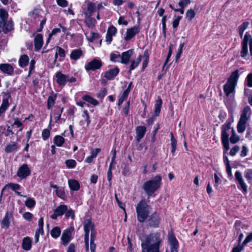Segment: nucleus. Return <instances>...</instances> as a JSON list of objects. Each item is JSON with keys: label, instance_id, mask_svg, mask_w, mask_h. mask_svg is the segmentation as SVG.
I'll return each instance as SVG.
<instances>
[{"label": "nucleus", "instance_id": "nucleus-2", "mask_svg": "<svg viewBox=\"0 0 252 252\" xmlns=\"http://www.w3.org/2000/svg\"><path fill=\"white\" fill-rule=\"evenodd\" d=\"M239 77V70L233 72L224 85L223 91L227 97H233L235 95V88Z\"/></svg>", "mask_w": 252, "mask_h": 252}, {"label": "nucleus", "instance_id": "nucleus-64", "mask_svg": "<svg viewBox=\"0 0 252 252\" xmlns=\"http://www.w3.org/2000/svg\"><path fill=\"white\" fill-rule=\"evenodd\" d=\"M239 150H240V147L238 146H237V145L235 146L233 148H232L231 149L230 153H229L230 155L231 156H235L236 154V153L239 151Z\"/></svg>", "mask_w": 252, "mask_h": 252}, {"label": "nucleus", "instance_id": "nucleus-8", "mask_svg": "<svg viewBox=\"0 0 252 252\" xmlns=\"http://www.w3.org/2000/svg\"><path fill=\"white\" fill-rule=\"evenodd\" d=\"M148 221L151 227L157 228L158 227L160 221V218L157 212H155L151 215L148 217Z\"/></svg>", "mask_w": 252, "mask_h": 252}, {"label": "nucleus", "instance_id": "nucleus-56", "mask_svg": "<svg viewBox=\"0 0 252 252\" xmlns=\"http://www.w3.org/2000/svg\"><path fill=\"white\" fill-rule=\"evenodd\" d=\"M44 234V230H40V229H36L35 234L34 235V242L37 243L39 241V235L40 234L43 235Z\"/></svg>", "mask_w": 252, "mask_h": 252}, {"label": "nucleus", "instance_id": "nucleus-21", "mask_svg": "<svg viewBox=\"0 0 252 252\" xmlns=\"http://www.w3.org/2000/svg\"><path fill=\"white\" fill-rule=\"evenodd\" d=\"M251 108L249 106L245 107L240 117V120L248 121L251 115Z\"/></svg>", "mask_w": 252, "mask_h": 252}, {"label": "nucleus", "instance_id": "nucleus-48", "mask_svg": "<svg viewBox=\"0 0 252 252\" xmlns=\"http://www.w3.org/2000/svg\"><path fill=\"white\" fill-rule=\"evenodd\" d=\"M231 132L232 133V135L230 137V141L231 143L235 144L238 142L240 140L239 136H238L234 131L233 128L232 129Z\"/></svg>", "mask_w": 252, "mask_h": 252}, {"label": "nucleus", "instance_id": "nucleus-1", "mask_svg": "<svg viewBox=\"0 0 252 252\" xmlns=\"http://www.w3.org/2000/svg\"><path fill=\"white\" fill-rule=\"evenodd\" d=\"M162 238L159 232L151 233L142 241V252H160Z\"/></svg>", "mask_w": 252, "mask_h": 252}, {"label": "nucleus", "instance_id": "nucleus-34", "mask_svg": "<svg viewBox=\"0 0 252 252\" xmlns=\"http://www.w3.org/2000/svg\"><path fill=\"white\" fill-rule=\"evenodd\" d=\"M162 103V101L160 98H159L157 100L155 105V110L154 111L155 116L156 117L158 116L160 114Z\"/></svg>", "mask_w": 252, "mask_h": 252}, {"label": "nucleus", "instance_id": "nucleus-63", "mask_svg": "<svg viewBox=\"0 0 252 252\" xmlns=\"http://www.w3.org/2000/svg\"><path fill=\"white\" fill-rule=\"evenodd\" d=\"M252 241V232L249 233L244 242L242 243L243 246H245L247 244Z\"/></svg>", "mask_w": 252, "mask_h": 252}, {"label": "nucleus", "instance_id": "nucleus-22", "mask_svg": "<svg viewBox=\"0 0 252 252\" xmlns=\"http://www.w3.org/2000/svg\"><path fill=\"white\" fill-rule=\"evenodd\" d=\"M85 23L89 28H93L96 24V20L94 18H92V15H85Z\"/></svg>", "mask_w": 252, "mask_h": 252}, {"label": "nucleus", "instance_id": "nucleus-57", "mask_svg": "<svg viewBox=\"0 0 252 252\" xmlns=\"http://www.w3.org/2000/svg\"><path fill=\"white\" fill-rule=\"evenodd\" d=\"M190 3V0H180V1L178 3V5L180 7L184 8Z\"/></svg>", "mask_w": 252, "mask_h": 252}, {"label": "nucleus", "instance_id": "nucleus-17", "mask_svg": "<svg viewBox=\"0 0 252 252\" xmlns=\"http://www.w3.org/2000/svg\"><path fill=\"white\" fill-rule=\"evenodd\" d=\"M84 55V54L81 49H74L70 53V58L71 60L76 61L83 57Z\"/></svg>", "mask_w": 252, "mask_h": 252}, {"label": "nucleus", "instance_id": "nucleus-40", "mask_svg": "<svg viewBox=\"0 0 252 252\" xmlns=\"http://www.w3.org/2000/svg\"><path fill=\"white\" fill-rule=\"evenodd\" d=\"M56 99V95H50L47 100V109L50 110L54 105Z\"/></svg>", "mask_w": 252, "mask_h": 252}, {"label": "nucleus", "instance_id": "nucleus-53", "mask_svg": "<svg viewBox=\"0 0 252 252\" xmlns=\"http://www.w3.org/2000/svg\"><path fill=\"white\" fill-rule=\"evenodd\" d=\"M244 175L245 178L248 181H252V169H247L245 171Z\"/></svg>", "mask_w": 252, "mask_h": 252}, {"label": "nucleus", "instance_id": "nucleus-36", "mask_svg": "<svg viewBox=\"0 0 252 252\" xmlns=\"http://www.w3.org/2000/svg\"><path fill=\"white\" fill-rule=\"evenodd\" d=\"M247 121L239 120L237 124V131L239 133H243L246 129V124Z\"/></svg>", "mask_w": 252, "mask_h": 252}, {"label": "nucleus", "instance_id": "nucleus-45", "mask_svg": "<svg viewBox=\"0 0 252 252\" xmlns=\"http://www.w3.org/2000/svg\"><path fill=\"white\" fill-rule=\"evenodd\" d=\"M35 200L31 197L28 198L25 201V205L29 208H33L35 205Z\"/></svg>", "mask_w": 252, "mask_h": 252}, {"label": "nucleus", "instance_id": "nucleus-19", "mask_svg": "<svg viewBox=\"0 0 252 252\" xmlns=\"http://www.w3.org/2000/svg\"><path fill=\"white\" fill-rule=\"evenodd\" d=\"M0 70L4 73L12 75L14 72L12 66L8 63H1L0 64Z\"/></svg>", "mask_w": 252, "mask_h": 252}, {"label": "nucleus", "instance_id": "nucleus-29", "mask_svg": "<svg viewBox=\"0 0 252 252\" xmlns=\"http://www.w3.org/2000/svg\"><path fill=\"white\" fill-rule=\"evenodd\" d=\"M65 142L64 138L59 135H56L53 138V143L58 147H61Z\"/></svg>", "mask_w": 252, "mask_h": 252}, {"label": "nucleus", "instance_id": "nucleus-43", "mask_svg": "<svg viewBox=\"0 0 252 252\" xmlns=\"http://www.w3.org/2000/svg\"><path fill=\"white\" fill-rule=\"evenodd\" d=\"M249 23L248 22H244L239 27H238V31L240 36L241 38H242L243 33L246 29L248 28Z\"/></svg>", "mask_w": 252, "mask_h": 252}, {"label": "nucleus", "instance_id": "nucleus-47", "mask_svg": "<svg viewBox=\"0 0 252 252\" xmlns=\"http://www.w3.org/2000/svg\"><path fill=\"white\" fill-rule=\"evenodd\" d=\"M237 187L239 189H242L243 192L246 193L247 192V185L244 180L240 181L237 183Z\"/></svg>", "mask_w": 252, "mask_h": 252}, {"label": "nucleus", "instance_id": "nucleus-27", "mask_svg": "<svg viewBox=\"0 0 252 252\" xmlns=\"http://www.w3.org/2000/svg\"><path fill=\"white\" fill-rule=\"evenodd\" d=\"M32 247V240L29 237L24 238L22 242V248L24 250L29 251Z\"/></svg>", "mask_w": 252, "mask_h": 252}, {"label": "nucleus", "instance_id": "nucleus-26", "mask_svg": "<svg viewBox=\"0 0 252 252\" xmlns=\"http://www.w3.org/2000/svg\"><path fill=\"white\" fill-rule=\"evenodd\" d=\"M68 183L71 190L77 191L80 189V184L77 180L74 179H69L68 181Z\"/></svg>", "mask_w": 252, "mask_h": 252}, {"label": "nucleus", "instance_id": "nucleus-10", "mask_svg": "<svg viewBox=\"0 0 252 252\" xmlns=\"http://www.w3.org/2000/svg\"><path fill=\"white\" fill-rule=\"evenodd\" d=\"M140 32V29L138 26H134L131 28L127 29L124 37L126 41H129L136 34Z\"/></svg>", "mask_w": 252, "mask_h": 252}, {"label": "nucleus", "instance_id": "nucleus-23", "mask_svg": "<svg viewBox=\"0 0 252 252\" xmlns=\"http://www.w3.org/2000/svg\"><path fill=\"white\" fill-rule=\"evenodd\" d=\"M71 233L68 230H64L61 237V240L63 245L66 246L71 240Z\"/></svg>", "mask_w": 252, "mask_h": 252}, {"label": "nucleus", "instance_id": "nucleus-50", "mask_svg": "<svg viewBox=\"0 0 252 252\" xmlns=\"http://www.w3.org/2000/svg\"><path fill=\"white\" fill-rule=\"evenodd\" d=\"M195 13L192 9H189L186 12V18L189 21H191L195 17Z\"/></svg>", "mask_w": 252, "mask_h": 252}, {"label": "nucleus", "instance_id": "nucleus-3", "mask_svg": "<svg viewBox=\"0 0 252 252\" xmlns=\"http://www.w3.org/2000/svg\"><path fill=\"white\" fill-rule=\"evenodd\" d=\"M149 200H141L136 206L137 220L140 222H144L147 220L151 207L148 204Z\"/></svg>", "mask_w": 252, "mask_h": 252}, {"label": "nucleus", "instance_id": "nucleus-14", "mask_svg": "<svg viewBox=\"0 0 252 252\" xmlns=\"http://www.w3.org/2000/svg\"><path fill=\"white\" fill-rule=\"evenodd\" d=\"M168 241L171 245V252H177L179 244L177 239L173 234H169Z\"/></svg>", "mask_w": 252, "mask_h": 252}, {"label": "nucleus", "instance_id": "nucleus-41", "mask_svg": "<svg viewBox=\"0 0 252 252\" xmlns=\"http://www.w3.org/2000/svg\"><path fill=\"white\" fill-rule=\"evenodd\" d=\"M61 233V230L59 227L56 226L54 227L51 230V236L54 238H58Z\"/></svg>", "mask_w": 252, "mask_h": 252}, {"label": "nucleus", "instance_id": "nucleus-33", "mask_svg": "<svg viewBox=\"0 0 252 252\" xmlns=\"http://www.w3.org/2000/svg\"><path fill=\"white\" fill-rule=\"evenodd\" d=\"M29 62V58L27 55H22L19 60V64L21 67H25L27 66Z\"/></svg>", "mask_w": 252, "mask_h": 252}, {"label": "nucleus", "instance_id": "nucleus-30", "mask_svg": "<svg viewBox=\"0 0 252 252\" xmlns=\"http://www.w3.org/2000/svg\"><path fill=\"white\" fill-rule=\"evenodd\" d=\"M82 98L84 101L87 102L88 103H90L94 106H96L99 104L98 101L96 99L89 95H84L82 96Z\"/></svg>", "mask_w": 252, "mask_h": 252}, {"label": "nucleus", "instance_id": "nucleus-6", "mask_svg": "<svg viewBox=\"0 0 252 252\" xmlns=\"http://www.w3.org/2000/svg\"><path fill=\"white\" fill-rule=\"evenodd\" d=\"M102 62L100 60L96 58L86 63L84 66L86 71H94L99 69L102 66Z\"/></svg>", "mask_w": 252, "mask_h": 252}, {"label": "nucleus", "instance_id": "nucleus-62", "mask_svg": "<svg viewBox=\"0 0 252 252\" xmlns=\"http://www.w3.org/2000/svg\"><path fill=\"white\" fill-rule=\"evenodd\" d=\"M170 136H171V148H177V141L174 138V136H173V134L172 132L170 133Z\"/></svg>", "mask_w": 252, "mask_h": 252}, {"label": "nucleus", "instance_id": "nucleus-4", "mask_svg": "<svg viewBox=\"0 0 252 252\" xmlns=\"http://www.w3.org/2000/svg\"><path fill=\"white\" fill-rule=\"evenodd\" d=\"M161 177L160 175H157L153 179L145 182L142 189L147 193L148 199L152 194L157 190L161 185Z\"/></svg>", "mask_w": 252, "mask_h": 252}, {"label": "nucleus", "instance_id": "nucleus-52", "mask_svg": "<svg viewBox=\"0 0 252 252\" xmlns=\"http://www.w3.org/2000/svg\"><path fill=\"white\" fill-rule=\"evenodd\" d=\"M117 32V29L115 27L112 25L110 27H109L107 30V33L112 35V36H115L116 33Z\"/></svg>", "mask_w": 252, "mask_h": 252}, {"label": "nucleus", "instance_id": "nucleus-59", "mask_svg": "<svg viewBox=\"0 0 252 252\" xmlns=\"http://www.w3.org/2000/svg\"><path fill=\"white\" fill-rule=\"evenodd\" d=\"M182 18L181 16H178L173 20L172 26L174 29H176L178 27L179 22Z\"/></svg>", "mask_w": 252, "mask_h": 252}, {"label": "nucleus", "instance_id": "nucleus-9", "mask_svg": "<svg viewBox=\"0 0 252 252\" xmlns=\"http://www.w3.org/2000/svg\"><path fill=\"white\" fill-rule=\"evenodd\" d=\"M14 219L13 211H7L1 222V228L7 229L10 225V222Z\"/></svg>", "mask_w": 252, "mask_h": 252}, {"label": "nucleus", "instance_id": "nucleus-38", "mask_svg": "<svg viewBox=\"0 0 252 252\" xmlns=\"http://www.w3.org/2000/svg\"><path fill=\"white\" fill-rule=\"evenodd\" d=\"M110 61L113 62H120L121 60V55L117 52L116 53H112L110 54Z\"/></svg>", "mask_w": 252, "mask_h": 252}, {"label": "nucleus", "instance_id": "nucleus-49", "mask_svg": "<svg viewBox=\"0 0 252 252\" xmlns=\"http://www.w3.org/2000/svg\"><path fill=\"white\" fill-rule=\"evenodd\" d=\"M244 85L249 87H252V73H249L246 77Z\"/></svg>", "mask_w": 252, "mask_h": 252}, {"label": "nucleus", "instance_id": "nucleus-31", "mask_svg": "<svg viewBox=\"0 0 252 252\" xmlns=\"http://www.w3.org/2000/svg\"><path fill=\"white\" fill-rule=\"evenodd\" d=\"M8 16V11L6 10L0 9V27L7 20Z\"/></svg>", "mask_w": 252, "mask_h": 252}, {"label": "nucleus", "instance_id": "nucleus-61", "mask_svg": "<svg viewBox=\"0 0 252 252\" xmlns=\"http://www.w3.org/2000/svg\"><path fill=\"white\" fill-rule=\"evenodd\" d=\"M9 106L8 99V98H4L2 100V104L0 107L4 109L6 111Z\"/></svg>", "mask_w": 252, "mask_h": 252}, {"label": "nucleus", "instance_id": "nucleus-51", "mask_svg": "<svg viewBox=\"0 0 252 252\" xmlns=\"http://www.w3.org/2000/svg\"><path fill=\"white\" fill-rule=\"evenodd\" d=\"M99 38V34L97 33H95L93 32H91L90 33V35L89 37H88V40L91 42H94L95 39H98Z\"/></svg>", "mask_w": 252, "mask_h": 252}, {"label": "nucleus", "instance_id": "nucleus-25", "mask_svg": "<svg viewBox=\"0 0 252 252\" xmlns=\"http://www.w3.org/2000/svg\"><path fill=\"white\" fill-rule=\"evenodd\" d=\"M142 56L141 55H139L137 58L135 60H131L130 61V65L129 66V71L130 72L131 70L136 68L140 63L141 61Z\"/></svg>", "mask_w": 252, "mask_h": 252}, {"label": "nucleus", "instance_id": "nucleus-24", "mask_svg": "<svg viewBox=\"0 0 252 252\" xmlns=\"http://www.w3.org/2000/svg\"><path fill=\"white\" fill-rule=\"evenodd\" d=\"M40 11L38 9H34L32 11L29 13V16L30 17L31 20H33L36 22L38 21L40 19Z\"/></svg>", "mask_w": 252, "mask_h": 252}, {"label": "nucleus", "instance_id": "nucleus-12", "mask_svg": "<svg viewBox=\"0 0 252 252\" xmlns=\"http://www.w3.org/2000/svg\"><path fill=\"white\" fill-rule=\"evenodd\" d=\"M67 206L65 205H60L54 210V213L51 217L52 219L56 220L59 216H62L67 211Z\"/></svg>", "mask_w": 252, "mask_h": 252}, {"label": "nucleus", "instance_id": "nucleus-44", "mask_svg": "<svg viewBox=\"0 0 252 252\" xmlns=\"http://www.w3.org/2000/svg\"><path fill=\"white\" fill-rule=\"evenodd\" d=\"M65 164L67 168L69 169L74 168L77 165L76 161L74 159H67L65 161Z\"/></svg>", "mask_w": 252, "mask_h": 252}, {"label": "nucleus", "instance_id": "nucleus-42", "mask_svg": "<svg viewBox=\"0 0 252 252\" xmlns=\"http://www.w3.org/2000/svg\"><path fill=\"white\" fill-rule=\"evenodd\" d=\"M17 150V144L15 143L7 145L5 148V152L9 153Z\"/></svg>", "mask_w": 252, "mask_h": 252}, {"label": "nucleus", "instance_id": "nucleus-55", "mask_svg": "<svg viewBox=\"0 0 252 252\" xmlns=\"http://www.w3.org/2000/svg\"><path fill=\"white\" fill-rule=\"evenodd\" d=\"M50 135V130L46 128L43 130L42 132V137L44 140H46L48 139Z\"/></svg>", "mask_w": 252, "mask_h": 252}, {"label": "nucleus", "instance_id": "nucleus-35", "mask_svg": "<svg viewBox=\"0 0 252 252\" xmlns=\"http://www.w3.org/2000/svg\"><path fill=\"white\" fill-rule=\"evenodd\" d=\"M63 110V108H60V107H58L55 109L54 112L53 113V116L56 122L60 120Z\"/></svg>", "mask_w": 252, "mask_h": 252}, {"label": "nucleus", "instance_id": "nucleus-46", "mask_svg": "<svg viewBox=\"0 0 252 252\" xmlns=\"http://www.w3.org/2000/svg\"><path fill=\"white\" fill-rule=\"evenodd\" d=\"M3 25V31L4 32L7 33L13 29V25L12 22H4Z\"/></svg>", "mask_w": 252, "mask_h": 252}, {"label": "nucleus", "instance_id": "nucleus-37", "mask_svg": "<svg viewBox=\"0 0 252 252\" xmlns=\"http://www.w3.org/2000/svg\"><path fill=\"white\" fill-rule=\"evenodd\" d=\"M143 57V61L142 63V69L144 70L148 65L149 59V54L147 49L144 51Z\"/></svg>", "mask_w": 252, "mask_h": 252}, {"label": "nucleus", "instance_id": "nucleus-39", "mask_svg": "<svg viewBox=\"0 0 252 252\" xmlns=\"http://www.w3.org/2000/svg\"><path fill=\"white\" fill-rule=\"evenodd\" d=\"M5 187L10 188L12 190L15 191V193L18 195L21 196V193L18 191H16V190L19 189L20 186L18 184L9 183L5 186Z\"/></svg>", "mask_w": 252, "mask_h": 252}, {"label": "nucleus", "instance_id": "nucleus-16", "mask_svg": "<svg viewBox=\"0 0 252 252\" xmlns=\"http://www.w3.org/2000/svg\"><path fill=\"white\" fill-rule=\"evenodd\" d=\"M43 43V35L40 33L37 34L34 37V44L35 51H38L42 47Z\"/></svg>", "mask_w": 252, "mask_h": 252}, {"label": "nucleus", "instance_id": "nucleus-20", "mask_svg": "<svg viewBox=\"0 0 252 252\" xmlns=\"http://www.w3.org/2000/svg\"><path fill=\"white\" fill-rule=\"evenodd\" d=\"M132 53L133 50L132 49L123 52L121 54V63L123 64H127Z\"/></svg>", "mask_w": 252, "mask_h": 252}, {"label": "nucleus", "instance_id": "nucleus-32", "mask_svg": "<svg viewBox=\"0 0 252 252\" xmlns=\"http://www.w3.org/2000/svg\"><path fill=\"white\" fill-rule=\"evenodd\" d=\"M96 8L95 3L93 2H89L87 4V11L85 12V15H92L94 12Z\"/></svg>", "mask_w": 252, "mask_h": 252}, {"label": "nucleus", "instance_id": "nucleus-13", "mask_svg": "<svg viewBox=\"0 0 252 252\" xmlns=\"http://www.w3.org/2000/svg\"><path fill=\"white\" fill-rule=\"evenodd\" d=\"M56 82L59 86H64L67 82V75L58 71L56 73Z\"/></svg>", "mask_w": 252, "mask_h": 252}, {"label": "nucleus", "instance_id": "nucleus-54", "mask_svg": "<svg viewBox=\"0 0 252 252\" xmlns=\"http://www.w3.org/2000/svg\"><path fill=\"white\" fill-rule=\"evenodd\" d=\"M128 95V94L125 92H123V94L120 96L118 102V105L120 106L124 101L127 97Z\"/></svg>", "mask_w": 252, "mask_h": 252}, {"label": "nucleus", "instance_id": "nucleus-60", "mask_svg": "<svg viewBox=\"0 0 252 252\" xmlns=\"http://www.w3.org/2000/svg\"><path fill=\"white\" fill-rule=\"evenodd\" d=\"M65 217L66 218H71L72 219H73L75 217L74 211L72 209H69L67 210L65 212Z\"/></svg>", "mask_w": 252, "mask_h": 252}, {"label": "nucleus", "instance_id": "nucleus-28", "mask_svg": "<svg viewBox=\"0 0 252 252\" xmlns=\"http://www.w3.org/2000/svg\"><path fill=\"white\" fill-rule=\"evenodd\" d=\"M84 230H90L92 231L95 230V226L94 223L92 221L91 219H86L84 222Z\"/></svg>", "mask_w": 252, "mask_h": 252}, {"label": "nucleus", "instance_id": "nucleus-5", "mask_svg": "<svg viewBox=\"0 0 252 252\" xmlns=\"http://www.w3.org/2000/svg\"><path fill=\"white\" fill-rule=\"evenodd\" d=\"M248 44L251 55L252 56V37L249 32H247L241 42L240 55L243 58H245L248 55Z\"/></svg>", "mask_w": 252, "mask_h": 252}, {"label": "nucleus", "instance_id": "nucleus-18", "mask_svg": "<svg viewBox=\"0 0 252 252\" xmlns=\"http://www.w3.org/2000/svg\"><path fill=\"white\" fill-rule=\"evenodd\" d=\"M136 139L138 142H140L144 137L146 132V128L144 126H138L136 128Z\"/></svg>", "mask_w": 252, "mask_h": 252}, {"label": "nucleus", "instance_id": "nucleus-58", "mask_svg": "<svg viewBox=\"0 0 252 252\" xmlns=\"http://www.w3.org/2000/svg\"><path fill=\"white\" fill-rule=\"evenodd\" d=\"M235 178L237 183L244 180L242 173L239 171H236L235 173Z\"/></svg>", "mask_w": 252, "mask_h": 252}, {"label": "nucleus", "instance_id": "nucleus-11", "mask_svg": "<svg viewBox=\"0 0 252 252\" xmlns=\"http://www.w3.org/2000/svg\"><path fill=\"white\" fill-rule=\"evenodd\" d=\"M120 69L116 66L114 68L108 69L104 72V77L108 80H113L119 74Z\"/></svg>", "mask_w": 252, "mask_h": 252}, {"label": "nucleus", "instance_id": "nucleus-7", "mask_svg": "<svg viewBox=\"0 0 252 252\" xmlns=\"http://www.w3.org/2000/svg\"><path fill=\"white\" fill-rule=\"evenodd\" d=\"M31 174V171L27 164H24L20 166L17 172V175L21 179L27 178Z\"/></svg>", "mask_w": 252, "mask_h": 252}, {"label": "nucleus", "instance_id": "nucleus-15", "mask_svg": "<svg viewBox=\"0 0 252 252\" xmlns=\"http://www.w3.org/2000/svg\"><path fill=\"white\" fill-rule=\"evenodd\" d=\"M231 129L230 124L229 123L225 124L221 126V140H229V134L228 131Z\"/></svg>", "mask_w": 252, "mask_h": 252}]
</instances>
